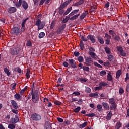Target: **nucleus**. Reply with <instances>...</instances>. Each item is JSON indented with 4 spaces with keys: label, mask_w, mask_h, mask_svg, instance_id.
<instances>
[{
    "label": "nucleus",
    "mask_w": 129,
    "mask_h": 129,
    "mask_svg": "<svg viewBox=\"0 0 129 129\" xmlns=\"http://www.w3.org/2000/svg\"><path fill=\"white\" fill-rule=\"evenodd\" d=\"M34 83H33V88L31 90V95H32V102L36 104L39 102V94L37 93H34Z\"/></svg>",
    "instance_id": "1"
},
{
    "label": "nucleus",
    "mask_w": 129,
    "mask_h": 129,
    "mask_svg": "<svg viewBox=\"0 0 129 129\" xmlns=\"http://www.w3.org/2000/svg\"><path fill=\"white\" fill-rule=\"evenodd\" d=\"M31 118H32V120L35 121H40L42 119V116L39 114L35 113L32 114L31 116Z\"/></svg>",
    "instance_id": "2"
},
{
    "label": "nucleus",
    "mask_w": 129,
    "mask_h": 129,
    "mask_svg": "<svg viewBox=\"0 0 129 129\" xmlns=\"http://www.w3.org/2000/svg\"><path fill=\"white\" fill-rule=\"evenodd\" d=\"M70 66L72 67L73 69H75L77 68V64L75 60L73 59H69V63Z\"/></svg>",
    "instance_id": "3"
},
{
    "label": "nucleus",
    "mask_w": 129,
    "mask_h": 129,
    "mask_svg": "<svg viewBox=\"0 0 129 129\" xmlns=\"http://www.w3.org/2000/svg\"><path fill=\"white\" fill-rule=\"evenodd\" d=\"M21 33V30H20V28L15 27L12 29V34H19Z\"/></svg>",
    "instance_id": "4"
},
{
    "label": "nucleus",
    "mask_w": 129,
    "mask_h": 129,
    "mask_svg": "<svg viewBox=\"0 0 129 129\" xmlns=\"http://www.w3.org/2000/svg\"><path fill=\"white\" fill-rule=\"evenodd\" d=\"M87 38H88V40H90V41H91V42L93 44H94V43H95L96 37H95L94 35L89 34L88 35Z\"/></svg>",
    "instance_id": "5"
},
{
    "label": "nucleus",
    "mask_w": 129,
    "mask_h": 129,
    "mask_svg": "<svg viewBox=\"0 0 129 129\" xmlns=\"http://www.w3.org/2000/svg\"><path fill=\"white\" fill-rule=\"evenodd\" d=\"M78 102L77 104H79V105H81L83 103L82 99H78V98H73V97H72V102Z\"/></svg>",
    "instance_id": "6"
},
{
    "label": "nucleus",
    "mask_w": 129,
    "mask_h": 129,
    "mask_svg": "<svg viewBox=\"0 0 129 129\" xmlns=\"http://www.w3.org/2000/svg\"><path fill=\"white\" fill-rule=\"evenodd\" d=\"M7 11L9 14H14L17 12V8L15 7H11L8 8Z\"/></svg>",
    "instance_id": "7"
},
{
    "label": "nucleus",
    "mask_w": 129,
    "mask_h": 129,
    "mask_svg": "<svg viewBox=\"0 0 129 129\" xmlns=\"http://www.w3.org/2000/svg\"><path fill=\"white\" fill-rule=\"evenodd\" d=\"M20 52V49H10V54L13 56L17 55Z\"/></svg>",
    "instance_id": "8"
},
{
    "label": "nucleus",
    "mask_w": 129,
    "mask_h": 129,
    "mask_svg": "<svg viewBox=\"0 0 129 129\" xmlns=\"http://www.w3.org/2000/svg\"><path fill=\"white\" fill-rule=\"evenodd\" d=\"M21 5L22 8H23L24 10H28V8H29V4H28L27 1L23 0V2Z\"/></svg>",
    "instance_id": "9"
},
{
    "label": "nucleus",
    "mask_w": 129,
    "mask_h": 129,
    "mask_svg": "<svg viewBox=\"0 0 129 129\" xmlns=\"http://www.w3.org/2000/svg\"><path fill=\"white\" fill-rule=\"evenodd\" d=\"M68 4H69V2L66 1L65 2L63 3L60 6L58 7V9H61V10H63V9L68 6Z\"/></svg>",
    "instance_id": "10"
},
{
    "label": "nucleus",
    "mask_w": 129,
    "mask_h": 129,
    "mask_svg": "<svg viewBox=\"0 0 129 129\" xmlns=\"http://www.w3.org/2000/svg\"><path fill=\"white\" fill-rule=\"evenodd\" d=\"M88 15V10H86L84 13H83L82 15L80 16V19L81 20H83L85 17H86Z\"/></svg>",
    "instance_id": "11"
},
{
    "label": "nucleus",
    "mask_w": 129,
    "mask_h": 129,
    "mask_svg": "<svg viewBox=\"0 0 129 129\" xmlns=\"http://www.w3.org/2000/svg\"><path fill=\"white\" fill-rule=\"evenodd\" d=\"M101 104L102 106H103V108H104L105 110H109V105L107 103L102 102Z\"/></svg>",
    "instance_id": "12"
},
{
    "label": "nucleus",
    "mask_w": 129,
    "mask_h": 129,
    "mask_svg": "<svg viewBox=\"0 0 129 129\" xmlns=\"http://www.w3.org/2000/svg\"><path fill=\"white\" fill-rule=\"evenodd\" d=\"M84 58H85V59H84V60H85V62H86V63H92L93 61V59L91 57L84 56Z\"/></svg>",
    "instance_id": "13"
},
{
    "label": "nucleus",
    "mask_w": 129,
    "mask_h": 129,
    "mask_svg": "<svg viewBox=\"0 0 129 129\" xmlns=\"http://www.w3.org/2000/svg\"><path fill=\"white\" fill-rule=\"evenodd\" d=\"M45 129H51V123L49 121H46L44 125Z\"/></svg>",
    "instance_id": "14"
},
{
    "label": "nucleus",
    "mask_w": 129,
    "mask_h": 129,
    "mask_svg": "<svg viewBox=\"0 0 129 129\" xmlns=\"http://www.w3.org/2000/svg\"><path fill=\"white\" fill-rule=\"evenodd\" d=\"M65 28H66V24H63L62 26L59 27L58 29V33H61L62 31L65 30Z\"/></svg>",
    "instance_id": "15"
},
{
    "label": "nucleus",
    "mask_w": 129,
    "mask_h": 129,
    "mask_svg": "<svg viewBox=\"0 0 129 129\" xmlns=\"http://www.w3.org/2000/svg\"><path fill=\"white\" fill-rule=\"evenodd\" d=\"M89 97H95V98H98V94L97 92L94 93H90L88 95Z\"/></svg>",
    "instance_id": "16"
},
{
    "label": "nucleus",
    "mask_w": 129,
    "mask_h": 129,
    "mask_svg": "<svg viewBox=\"0 0 129 129\" xmlns=\"http://www.w3.org/2000/svg\"><path fill=\"white\" fill-rule=\"evenodd\" d=\"M11 104L15 109H18V104H17L16 101L15 100L11 101Z\"/></svg>",
    "instance_id": "17"
},
{
    "label": "nucleus",
    "mask_w": 129,
    "mask_h": 129,
    "mask_svg": "<svg viewBox=\"0 0 129 129\" xmlns=\"http://www.w3.org/2000/svg\"><path fill=\"white\" fill-rule=\"evenodd\" d=\"M97 39L98 42H99L100 44H101L102 45H103V44H104V40H103V38H102L101 36H98L97 37Z\"/></svg>",
    "instance_id": "18"
},
{
    "label": "nucleus",
    "mask_w": 129,
    "mask_h": 129,
    "mask_svg": "<svg viewBox=\"0 0 129 129\" xmlns=\"http://www.w3.org/2000/svg\"><path fill=\"white\" fill-rule=\"evenodd\" d=\"M79 16H80V13L74 15L71 18H70V21H74V20H76V19H78Z\"/></svg>",
    "instance_id": "19"
},
{
    "label": "nucleus",
    "mask_w": 129,
    "mask_h": 129,
    "mask_svg": "<svg viewBox=\"0 0 129 129\" xmlns=\"http://www.w3.org/2000/svg\"><path fill=\"white\" fill-rule=\"evenodd\" d=\"M46 24L45 22H42L41 23H40V25H39V27H38V30L39 31V30H42L44 29V27H45V25Z\"/></svg>",
    "instance_id": "20"
},
{
    "label": "nucleus",
    "mask_w": 129,
    "mask_h": 129,
    "mask_svg": "<svg viewBox=\"0 0 129 129\" xmlns=\"http://www.w3.org/2000/svg\"><path fill=\"white\" fill-rule=\"evenodd\" d=\"M69 20H70V16H66L65 19H63L61 21V24H66V23H67Z\"/></svg>",
    "instance_id": "21"
},
{
    "label": "nucleus",
    "mask_w": 129,
    "mask_h": 129,
    "mask_svg": "<svg viewBox=\"0 0 129 129\" xmlns=\"http://www.w3.org/2000/svg\"><path fill=\"white\" fill-rule=\"evenodd\" d=\"M117 107L116 104H111L110 107H109V109L110 110H116V108Z\"/></svg>",
    "instance_id": "22"
},
{
    "label": "nucleus",
    "mask_w": 129,
    "mask_h": 129,
    "mask_svg": "<svg viewBox=\"0 0 129 129\" xmlns=\"http://www.w3.org/2000/svg\"><path fill=\"white\" fill-rule=\"evenodd\" d=\"M112 79H113V78H112V76H111V72L108 73L107 75V81L111 82L112 81Z\"/></svg>",
    "instance_id": "23"
},
{
    "label": "nucleus",
    "mask_w": 129,
    "mask_h": 129,
    "mask_svg": "<svg viewBox=\"0 0 129 129\" xmlns=\"http://www.w3.org/2000/svg\"><path fill=\"white\" fill-rule=\"evenodd\" d=\"M117 50L120 52V55L123 57L126 56V53L124 52L123 49H117Z\"/></svg>",
    "instance_id": "24"
},
{
    "label": "nucleus",
    "mask_w": 129,
    "mask_h": 129,
    "mask_svg": "<svg viewBox=\"0 0 129 129\" xmlns=\"http://www.w3.org/2000/svg\"><path fill=\"white\" fill-rule=\"evenodd\" d=\"M78 12H79V9L75 10L69 14V16H74V15H76Z\"/></svg>",
    "instance_id": "25"
},
{
    "label": "nucleus",
    "mask_w": 129,
    "mask_h": 129,
    "mask_svg": "<svg viewBox=\"0 0 129 129\" xmlns=\"http://www.w3.org/2000/svg\"><path fill=\"white\" fill-rule=\"evenodd\" d=\"M71 11H72V7H70L67 9L66 12L63 13V16H67V15H68V13L71 12Z\"/></svg>",
    "instance_id": "26"
},
{
    "label": "nucleus",
    "mask_w": 129,
    "mask_h": 129,
    "mask_svg": "<svg viewBox=\"0 0 129 129\" xmlns=\"http://www.w3.org/2000/svg\"><path fill=\"white\" fill-rule=\"evenodd\" d=\"M121 74L122 71H121V70L117 71V72H116V78H117V79H119Z\"/></svg>",
    "instance_id": "27"
},
{
    "label": "nucleus",
    "mask_w": 129,
    "mask_h": 129,
    "mask_svg": "<svg viewBox=\"0 0 129 129\" xmlns=\"http://www.w3.org/2000/svg\"><path fill=\"white\" fill-rule=\"evenodd\" d=\"M13 4H14V6L17 8V9H19L20 7H21V5L20 4H19V2L17 1L16 0H14L13 1Z\"/></svg>",
    "instance_id": "28"
},
{
    "label": "nucleus",
    "mask_w": 129,
    "mask_h": 129,
    "mask_svg": "<svg viewBox=\"0 0 129 129\" xmlns=\"http://www.w3.org/2000/svg\"><path fill=\"white\" fill-rule=\"evenodd\" d=\"M4 73H5L6 75H7V76H10L11 75L10 72H9V70H8V69H7V68H4Z\"/></svg>",
    "instance_id": "29"
},
{
    "label": "nucleus",
    "mask_w": 129,
    "mask_h": 129,
    "mask_svg": "<svg viewBox=\"0 0 129 129\" xmlns=\"http://www.w3.org/2000/svg\"><path fill=\"white\" fill-rule=\"evenodd\" d=\"M111 116H112V112L111 111L109 112L108 114H107V116H106V119L107 120H110L111 119Z\"/></svg>",
    "instance_id": "30"
},
{
    "label": "nucleus",
    "mask_w": 129,
    "mask_h": 129,
    "mask_svg": "<svg viewBox=\"0 0 129 129\" xmlns=\"http://www.w3.org/2000/svg\"><path fill=\"white\" fill-rule=\"evenodd\" d=\"M89 55H90V57H91V58L94 59H96V55H95V53L94 52H89Z\"/></svg>",
    "instance_id": "31"
},
{
    "label": "nucleus",
    "mask_w": 129,
    "mask_h": 129,
    "mask_svg": "<svg viewBox=\"0 0 129 129\" xmlns=\"http://www.w3.org/2000/svg\"><path fill=\"white\" fill-rule=\"evenodd\" d=\"M45 37V32H40L38 35L39 39H42Z\"/></svg>",
    "instance_id": "32"
},
{
    "label": "nucleus",
    "mask_w": 129,
    "mask_h": 129,
    "mask_svg": "<svg viewBox=\"0 0 129 129\" xmlns=\"http://www.w3.org/2000/svg\"><path fill=\"white\" fill-rule=\"evenodd\" d=\"M114 40H115V41L116 42H119L120 41V37L119 35H115V36L114 37Z\"/></svg>",
    "instance_id": "33"
},
{
    "label": "nucleus",
    "mask_w": 129,
    "mask_h": 129,
    "mask_svg": "<svg viewBox=\"0 0 129 129\" xmlns=\"http://www.w3.org/2000/svg\"><path fill=\"white\" fill-rule=\"evenodd\" d=\"M87 125V122H84L82 124L80 125V129H82Z\"/></svg>",
    "instance_id": "34"
},
{
    "label": "nucleus",
    "mask_w": 129,
    "mask_h": 129,
    "mask_svg": "<svg viewBox=\"0 0 129 129\" xmlns=\"http://www.w3.org/2000/svg\"><path fill=\"white\" fill-rule=\"evenodd\" d=\"M72 95H74V96H78L80 95V93L79 91H75L73 92V94H72Z\"/></svg>",
    "instance_id": "35"
},
{
    "label": "nucleus",
    "mask_w": 129,
    "mask_h": 129,
    "mask_svg": "<svg viewBox=\"0 0 129 129\" xmlns=\"http://www.w3.org/2000/svg\"><path fill=\"white\" fill-rule=\"evenodd\" d=\"M84 116H87L89 117H93L95 116V114H94L93 113H91L85 114V115H84Z\"/></svg>",
    "instance_id": "36"
},
{
    "label": "nucleus",
    "mask_w": 129,
    "mask_h": 129,
    "mask_svg": "<svg viewBox=\"0 0 129 129\" xmlns=\"http://www.w3.org/2000/svg\"><path fill=\"white\" fill-rule=\"evenodd\" d=\"M14 98L16 99V100L19 101L20 98H21V95L18 93H16V94L14 95Z\"/></svg>",
    "instance_id": "37"
},
{
    "label": "nucleus",
    "mask_w": 129,
    "mask_h": 129,
    "mask_svg": "<svg viewBox=\"0 0 129 129\" xmlns=\"http://www.w3.org/2000/svg\"><path fill=\"white\" fill-rule=\"evenodd\" d=\"M81 69H82L83 70V71H85L86 72H89V68L85 66H83V68H81Z\"/></svg>",
    "instance_id": "38"
},
{
    "label": "nucleus",
    "mask_w": 129,
    "mask_h": 129,
    "mask_svg": "<svg viewBox=\"0 0 129 129\" xmlns=\"http://www.w3.org/2000/svg\"><path fill=\"white\" fill-rule=\"evenodd\" d=\"M81 39L82 41V42H87V41H88V38H87L86 37L82 36V35H81Z\"/></svg>",
    "instance_id": "39"
},
{
    "label": "nucleus",
    "mask_w": 129,
    "mask_h": 129,
    "mask_svg": "<svg viewBox=\"0 0 129 129\" xmlns=\"http://www.w3.org/2000/svg\"><path fill=\"white\" fill-rule=\"evenodd\" d=\"M97 110L100 112L102 111V106H101V105H97Z\"/></svg>",
    "instance_id": "40"
},
{
    "label": "nucleus",
    "mask_w": 129,
    "mask_h": 129,
    "mask_svg": "<svg viewBox=\"0 0 129 129\" xmlns=\"http://www.w3.org/2000/svg\"><path fill=\"white\" fill-rule=\"evenodd\" d=\"M29 20V17H27L26 19L23 20V21L22 22L21 25L24 27V26H26V23L27 22V21Z\"/></svg>",
    "instance_id": "41"
},
{
    "label": "nucleus",
    "mask_w": 129,
    "mask_h": 129,
    "mask_svg": "<svg viewBox=\"0 0 129 129\" xmlns=\"http://www.w3.org/2000/svg\"><path fill=\"white\" fill-rule=\"evenodd\" d=\"M109 103L110 104H116V103H115V99L113 98L109 99Z\"/></svg>",
    "instance_id": "42"
},
{
    "label": "nucleus",
    "mask_w": 129,
    "mask_h": 129,
    "mask_svg": "<svg viewBox=\"0 0 129 129\" xmlns=\"http://www.w3.org/2000/svg\"><path fill=\"white\" fill-rule=\"evenodd\" d=\"M121 126V124L120 122H117L116 126H115V129H119Z\"/></svg>",
    "instance_id": "43"
},
{
    "label": "nucleus",
    "mask_w": 129,
    "mask_h": 129,
    "mask_svg": "<svg viewBox=\"0 0 129 129\" xmlns=\"http://www.w3.org/2000/svg\"><path fill=\"white\" fill-rule=\"evenodd\" d=\"M55 25H56V23L52 22L50 26V30H53V29H54V28L55 27Z\"/></svg>",
    "instance_id": "44"
},
{
    "label": "nucleus",
    "mask_w": 129,
    "mask_h": 129,
    "mask_svg": "<svg viewBox=\"0 0 129 129\" xmlns=\"http://www.w3.org/2000/svg\"><path fill=\"white\" fill-rule=\"evenodd\" d=\"M26 77L27 78V79H29L30 78V70L28 69L27 70V72H26Z\"/></svg>",
    "instance_id": "45"
},
{
    "label": "nucleus",
    "mask_w": 129,
    "mask_h": 129,
    "mask_svg": "<svg viewBox=\"0 0 129 129\" xmlns=\"http://www.w3.org/2000/svg\"><path fill=\"white\" fill-rule=\"evenodd\" d=\"M8 129H15V125L13 124H9Z\"/></svg>",
    "instance_id": "46"
},
{
    "label": "nucleus",
    "mask_w": 129,
    "mask_h": 129,
    "mask_svg": "<svg viewBox=\"0 0 129 129\" xmlns=\"http://www.w3.org/2000/svg\"><path fill=\"white\" fill-rule=\"evenodd\" d=\"M85 92L86 93H90V92H91V89L89 87H85Z\"/></svg>",
    "instance_id": "47"
},
{
    "label": "nucleus",
    "mask_w": 129,
    "mask_h": 129,
    "mask_svg": "<svg viewBox=\"0 0 129 129\" xmlns=\"http://www.w3.org/2000/svg\"><path fill=\"white\" fill-rule=\"evenodd\" d=\"M105 75H106V72L105 71H102L99 73L100 76H104Z\"/></svg>",
    "instance_id": "48"
},
{
    "label": "nucleus",
    "mask_w": 129,
    "mask_h": 129,
    "mask_svg": "<svg viewBox=\"0 0 129 129\" xmlns=\"http://www.w3.org/2000/svg\"><path fill=\"white\" fill-rule=\"evenodd\" d=\"M105 37L106 38V40H110L111 39V36L107 33L105 34Z\"/></svg>",
    "instance_id": "49"
},
{
    "label": "nucleus",
    "mask_w": 129,
    "mask_h": 129,
    "mask_svg": "<svg viewBox=\"0 0 129 129\" xmlns=\"http://www.w3.org/2000/svg\"><path fill=\"white\" fill-rule=\"evenodd\" d=\"M113 55H108V60H109V61L111 62L112 61V60H113Z\"/></svg>",
    "instance_id": "50"
},
{
    "label": "nucleus",
    "mask_w": 129,
    "mask_h": 129,
    "mask_svg": "<svg viewBox=\"0 0 129 129\" xmlns=\"http://www.w3.org/2000/svg\"><path fill=\"white\" fill-rule=\"evenodd\" d=\"M124 93V89L122 88H120L119 89V94L122 95Z\"/></svg>",
    "instance_id": "51"
},
{
    "label": "nucleus",
    "mask_w": 129,
    "mask_h": 129,
    "mask_svg": "<svg viewBox=\"0 0 129 129\" xmlns=\"http://www.w3.org/2000/svg\"><path fill=\"white\" fill-rule=\"evenodd\" d=\"M35 25L39 27L41 25V20L38 19L35 23Z\"/></svg>",
    "instance_id": "52"
},
{
    "label": "nucleus",
    "mask_w": 129,
    "mask_h": 129,
    "mask_svg": "<svg viewBox=\"0 0 129 129\" xmlns=\"http://www.w3.org/2000/svg\"><path fill=\"white\" fill-rule=\"evenodd\" d=\"M94 66H95V67H96L97 68H100V69L103 68L102 66H101L100 64H99V63H98L96 62H94Z\"/></svg>",
    "instance_id": "53"
},
{
    "label": "nucleus",
    "mask_w": 129,
    "mask_h": 129,
    "mask_svg": "<svg viewBox=\"0 0 129 129\" xmlns=\"http://www.w3.org/2000/svg\"><path fill=\"white\" fill-rule=\"evenodd\" d=\"M101 89H102V86H99L98 87H95V88H94V90L95 91L101 90Z\"/></svg>",
    "instance_id": "54"
},
{
    "label": "nucleus",
    "mask_w": 129,
    "mask_h": 129,
    "mask_svg": "<svg viewBox=\"0 0 129 129\" xmlns=\"http://www.w3.org/2000/svg\"><path fill=\"white\" fill-rule=\"evenodd\" d=\"M12 121H13L14 123H16L19 121V118H18L17 117H15V118H13Z\"/></svg>",
    "instance_id": "55"
},
{
    "label": "nucleus",
    "mask_w": 129,
    "mask_h": 129,
    "mask_svg": "<svg viewBox=\"0 0 129 129\" xmlns=\"http://www.w3.org/2000/svg\"><path fill=\"white\" fill-rule=\"evenodd\" d=\"M109 33L110 35H111V36H114L115 35H116L115 32H114V31H113V30H110L109 31Z\"/></svg>",
    "instance_id": "56"
},
{
    "label": "nucleus",
    "mask_w": 129,
    "mask_h": 129,
    "mask_svg": "<svg viewBox=\"0 0 129 129\" xmlns=\"http://www.w3.org/2000/svg\"><path fill=\"white\" fill-rule=\"evenodd\" d=\"M100 86H101V87H105L106 86L108 85L107 83L104 82H102V83H100Z\"/></svg>",
    "instance_id": "57"
},
{
    "label": "nucleus",
    "mask_w": 129,
    "mask_h": 129,
    "mask_svg": "<svg viewBox=\"0 0 129 129\" xmlns=\"http://www.w3.org/2000/svg\"><path fill=\"white\" fill-rule=\"evenodd\" d=\"M78 61H79L80 63L83 62V57H82V56H79L78 58Z\"/></svg>",
    "instance_id": "58"
},
{
    "label": "nucleus",
    "mask_w": 129,
    "mask_h": 129,
    "mask_svg": "<svg viewBox=\"0 0 129 129\" xmlns=\"http://www.w3.org/2000/svg\"><path fill=\"white\" fill-rule=\"evenodd\" d=\"M80 107H77V108L74 110V112L78 113L80 112Z\"/></svg>",
    "instance_id": "59"
},
{
    "label": "nucleus",
    "mask_w": 129,
    "mask_h": 129,
    "mask_svg": "<svg viewBox=\"0 0 129 129\" xmlns=\"http://www.w3.org/2000/svg\"><path fill=\"white\" fill-rule=\"evenodd\" d=\"M80 46L81 49H83L84 47V43H83V41H81L80 42Z\"/></svg>",
    "instance_id": "60"
},
{
    "label": "nucleus",
    "mask_w": 129,
    "mask_h": 129,
    "mask_svg": "<svg viewBox=\"0 0 129 129\" xmlns=\"http://www.w3.org/2000/svg\"><path fill=\"white\" fill-rule=\"evenodd\" d=\"M27 47H31L32 46V42L30 40L28 41L26 43Z\"/></svg>",
    "instance_id": "61"
},
{
    "label": "nucleus",
    "mask_w": 129,
    "mask_h": 129,
    "mask_svg": "<svg viewBox=\"0 0 129 129\" xmlns=\"http://www.w3.org/2000/svg\"><path fill=\"white\" fill-rule=\"evenodd\" d=\"M59 11H58V14L59 15H63V14H64V10L63 9H58Z\"/></svg>",
    "instance_id": "62"
},
{
    "label": "nucleus",
    "mask_w": 129,
    "mask_h": 129,
    "mask_svg": "<svg viewBox=\"0 0 129 129\" xmlns=\"http://www.w3.org/2000/svg\"><path fill=\"white\" fill-rule=\"evenodd\" d=\"M14 71L18 72V73H21V69H20L19 68L17 67L16 68H15V69L14 70Z\"/></svg>",
    "instance_id": "63"
},
{
    "label": "nucleus",
    "mask_w": 129,
    "mask_h": 129,
    "mask_svg": "<svg viewBox=\"0 0 129 129\" xmlns=\"http://www.w3.org/2000/svg\"><path fill=\"white\" fill-rule=\"evenodd\" d=\"M126 92H129V84H127L126 86Z\"/></svg>",
    "instance_id": "64"
}]
</instances>
